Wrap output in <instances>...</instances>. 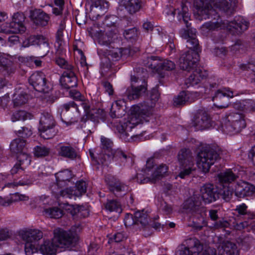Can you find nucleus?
<instances>
[{"mask_svg": "<svg viewBox=\"0 0 255 255\" xmlns=\"http://www.w3.org/2000/svg\"><path fill=\"white\" fill-rule=\"evenodd\" d=\"M69 93L70 96L77 102V104L79 105V106L82 107L84 110H88L89 109V105L85 100V98L82 96L79 91L75 90H71Z\"/></svg>", "mask_w": 255, "mask_h": 255, "instance_id": "nucleus-41", "label": "nucleus"}, {"mask_svg": "<svg viewBox=\"0 0 255 255\" xmlns=\"http://www.w3.org/2000/svg\"><path fill=\"white\" fill-rule=\"evenodd\" d=\"M161 63V71L162 70L171 71L174 70L175 68V64L170 60H164L162 61Z\"/></svg>", "mask_w": 255, "mask_h": 255, "instance_id": "nucleus-63", "label": "nucleus"}, {"mask_svg": "<svg viewBox=\"0 0 255 255\" xmlns=\"http://www.w3.org/2000/svg\"><path fill=\"white\" fill-rule=\"evenodd\" d=\"M58 248V245L56 242L53 241V238L51 240L44 241L40 246L39 250L45 255H55Z\"/></svg>", "mask_w": 255, "mask_h": 255, "instance_id": "nucleus-25", "label": "nucleus"}, {"mask_svg": "<svg viewBox=\"0 0 255 255\" xmlns=\"http://www.w3.org/2000/svg\"><path fill=\"white\" fill-rule=\"evenodd\" d=\"M246 126L244 116L237 113L230 114L222 123L223 131L230 134L239 132Z\"/></svg>", "mask_w": 255, "mask_h": 255, "instance_id": "nucleus-5", "label": "nucleus"}, {"mask_svg": "<svg viewBox=\"0 0 255 255\" xmlns=\"http://www.w3.org/2000/svg\"><path fill=\"white\" fill-rule=\"evenodd\" d=\"M55 62L57 65L64 69V71L70 70L74 68L72 65L69 64L62 58L59 57L56 58Z\"/></svg>", "mask_w": 255, "mask_h": 255, "instance_id": "nucleus-58", "label": "nucleus"}, {"mask_svg": "<svg viewBox=\"0 0 255 255\" xmlns=\"http://www.w3.org/2000/svg\"><path fill=\"white\" fill-rule=\"evenodd\" d=\"M134 217L137 225L140 224L142 227H145L148 225L149 220L148 215L144 210L135 212Z\"/></svg>", "mask_w": 255, "mask_h": 255, "instance_id": "nucleus-43", "label": "nucleus"}, {"mask_svg": "<svg viewBox=\"0 0 255 255\" xmlns=\"http://www.w3.org/2000/svg\"><path fill=\"white\" fill-rule=\"evenodd\" d=\"M191 31L192 35L191 37L187 40L188 43L187 47L190 49L189 51H193L198 53L199 51V42L198 39L194 37L196 33L195 29L191 30Z\"/></svg>", "mask_w": 255, "mask_h": 255, "instance_id": "nucleus-46", "label": "nucleus"}, {"mask_svg": "<svg viewBox=\"0 0 255 255\" xmlns=\"http://www.w3.org/2000/svg\"><path fill=\"white\" fill-rule=\"evenodd\" d=\"M162 60L159 57L151 56L148 57L146 66L158 73L161 72Z\"/></svg>", "mask_w": 255, "mask_h": 255, "instance_id": "nucleus-40", "label": "nucleus"}, {"mask_svg": "<svg viewBox=\"0 0 255 255\" xmlns=\"http://www.w3.org/2000/svg\"><path fill=\"white\" fill-rule=\"evenodd\" d=\"M74 188V191L75 193V197L81 196L86 192L87 186L86 182L83 181H79L77 182Z\"/></svg>", "mask_w": 255, "mask_h": 255, "instance_id": "nucleus-53", "label": "nucleus"}, {"mask_svg": "<svg viewBox=\"0 0 255 255\" xmlns=\"http://www.w3.org/2000/svg\"><path fill=\"white\" fill-rule=\"evenodd\" d=\"M123 34L127 40L135 39L137 35V30L135 28H130L125 30Z\"/></svg>", "mask_w": 255, "mask_h": 255, "instance_id": "nucleus-61", "label": "nucleus"}, {"mask_svg": "<svg viewBox=\"0 0 255 255\" xmlns=\"http://www.w3.org/2000/svg\"><path fill=\"white\" fill-rule=\"evenodd\" d=\"M249 22L242 17H238L236 19L231 21L222 22H208L205 23L201 27V30L203 34H207L208 32L226 28L231 30L233 28L241 33L247 30L249 27Z\"/></svg>", "mask_w": 255, "mask_h": 255, "instance_id": "nucleus-2", "label": "nucleus"}, {"mask_svg": "<svg viewBox=\"0 0 255 255\" xmlns=\"http://www.w3.org/2000/svg\"><path fill=\"white\" fill-rule=\"evenodd\" d=\"M218 255H239V250L235 243L226 241L218 247Z\"/></svg>", "mask_w": 255, "mask_h": 255, "instance_id": "nucleus-20", "label": "nucleus"}, {"mask_svg": "<svg viewBox=\"0 0 255 255\" xmlns=\"http://www.w3.org/2000/svg\"><path fill=\"white\" fill-rule=\"evenodd\" d=\"M238 177V176L233 173L231 169H228L218 174L219 180L224 186L232 183L233 182L235 181Z\"/></svg>", "mask_w": 255, "mask_h": 255, "instance_id": "nucleus-34", "label": "nucleus"}, {"mask_svg": "<svg viewBox=\"0 0 255 255\" xmlns=\"http://www.w3.org/2000/svg\"><path fill=\"white\" fill-rule=\"evenodd\" d=\"M49 152L50 149L43 145L37 146L34 149V155L38 157L47 156Z\"/></svg>", "mask_w": 255, "mask_h": 255, "instance_id": "nucleus-54", "label": "nucleus"}, {"mask_svg": "<svg viewBox=\"0 0 255 255\" xmlns=\"http://www.w3.org/2000/svg\"><path fill=\"white\" fill-rule=\"evenodd\" d=\"M235 194L240 198L252 196L255 192V187L246 182H242L236 184L235 188Z\"/></svg>", "mask_w": 255, "mask_h": 255, "instance_id": "nucleus-16", "label": "nucleus"}, {"mask_svg": "<svg viewBox=\"0 0 255 255\" xmlns=\"http://www.w3.org/2000/svg\"><path fill=\"white\" fill-rule=\"evenodd\" d=\"M105 208L110 212L120 213L122 212L121 204L116 200H108L105 205Z\"/></svg>", "mask_w": 255, "mask_h": 255, "instance_id": "nucleus-52", "label": "nucleus"}, {"mask_svg": "<svg viewBox=\"0 0 255 255\" xmlns=\"http://www.w3.org/2000/svg\"><path fill=\"white\" fill-rule=\"evenodd\" d=\"M35 45H37V51L41 56L46 55L49 51V45L48 40L43 36H36Z\"/></svg>", "mask_w": 255, "mask_h": 255, "instance_id": "nucleus-31", "label": "nucleus"}, {"mask_svg": "<svg viewBox=\"0 0 255 255\" xmlns=\"http://www.w3.org/2000/svg\"><path fill=\"white\" fill-rule=\"evenodd\" d=\"M117 131L120 134V137L126 141H129V138L128 137L129 135L128 132L131 131L130 130H128V126L126 122L125 121L123 123H119L116 126Z\"/></svg>", "mask_w": 255, "mask_h": 255, "instance_id": "nucleus-42", "label": "nucleus"}, {"mask_svg": "<svg viewBox=\"0 0 255 255\" xmlns=\"http://www.w3.org/2000/svg\"><path fill=\"white\" fill-rule=\"evenodd\" d=\"M65 187V186L59 184V181L56 180V183H54L51 185L50 188L52 193L56 198H58L60 197V194L62 191L63 188Z\"/></svg>", "mask_w": 255, "mask_h": 255, "instance_id": "nucleus-56", "label": "nucleus"}, {"mask_svg": "<svg viewBox=\"0 0 255 255\" xmlns=\"http://www.w3.org/2000/svg\"><path fill=\"white\" fill-rule=\"evenodd\" d=\"M26 30L24 25H21L15 21L4 23L1 26V30L7 34L23 33Z\"/></svg>", "mask_w": 255, "mask_h": 255, "instance_id": "nucleus-23", "label": "nucleus"}, {"mask_svg": "<svg viewBox=\"0 0 255 255\" xmlns=\"http://www.w3.org/2000/svg\"><path fill=\"white\" fill-rule=\"evenodd\" d=\"M118 29L114 28V29H104L97 31L95 36L98 40V42L103 45L108 46L113 42V40L117 38Z\"/></svg>", "mask_w": 255, "mask_h": 255, "instance_id": "nucleus-14", "label": "nucleus"}, {"mask_svg": "<svg viewBox=\"0 0 255 255\" xmlns=\"http://www.w3.org/2000/svg\"><path fill=\"white\" fill-rule=\"evenodd\" d=\"M27 95L24 93L14 94L13 97L14 106L18 107L25 104L27 101Z\"/></svg>", "mask_w": 255, "mask_h": 255, "instance_id": "nucleus-50", "label": "nucleus"}, {"mask_svg": "<svg viewBox=\"0 0 255 255\" xmlns=\"http://www.w3.org/2000/svg\"><path fill=\"white\" fill-rule=\"evenodd\" d=\"M28 82L33 88L41 93H48L51 89L50 84L44 74L41 72L33 73L29 78Z\"/></svg>", "mask_w": 255, "mask_h": 255, "instance_id": "nucleus-9", "label": "nucleus"}, {"mask_svg": "<svg viewBox=\"0 0 255 255\" xmlns=\"http://www.w3.org/2000/svg\"><path fill=\"white\" fill-rule=\"evenodd\" d=\"M200 96L198 92L182 91L175 96L173 99L174 106L179 107L193 102Z\"/></svg>", "mask_w": 255, "mask_h": 255, "instance_id": "nucleus-13", "label": "nucleus"}, {"mask_svg": "<svg viewBox=\"0 0 255 255\" xmlns=\"http://www.w3.org/2000/svg\"><path fill=\"white\" fill-rule=\"evenodd\" d=\"M194 4L201 19L208 18L216 14L212 5L228 15L233 14L237 7L236 0H195Z\"/></svg>", "mask_w": 255, "mask_h": 255, "instance_id": "nucleus-1", "label": "nucleus"}, {"mask_svg": "<svg viewBox=\"0 0 255 255\" xmlns=\"http://www.w3.org/2000/svg\"><path fill=\"white\" fill-rule=\"evenodd\" d=\"M43 212L46 216L51 218L58 219L63 215L62 211L57 207L44 209Z\"/></svg>", "mask_w": 255, "mask_h": 255, "instance_id": "nucleus-47", "label": "nucleus"}, {"mask_svg": "<svg viewBox=\"0 0 255 255\" xmlns=\"http://www.w3.org/2000/svg\"><path fill=\"white\" fill-rule=\"evenodd\" d=\"M36 245L32 244L30 242H26L25 243V252L26 255H32L33 254L37 252V247Z\"/></svg>", "mask_w": 255, "mask_h": 255, "instance_id": "nucleus-59", "label": "nucleus"}, {"mask_svg": "<svg viewBox=\"0 0 255 255\" xmlns=\"http://www.w3.org/2000/svg\"><path fill=\"white\" fill-rule=\"evenodd\" d=\"M39 131L40 132V135L44 139H50L53 138L56 134V131L55 127H49L38 128Z\"/></svg>", "mask_w": 255, "mask_h": 255, "instance_id": "nucleus-48", "label": "nucleus"}, {"mask_svg": "<svg viewBox=\"0 0 255 255\" xmlns=\"http://www.w3.org/2000/svg\"><path fill=\"white\" fill-rule=\"evenodd\" d=\"M102 145V153L99 155H102L103 157L108 156L114 150L113 149V142L109 138L104 136L101 138Z\"/></svg>", "mask_w": 255, "mask_h": 255, "instance_id": "nucleus-39", "label": "nucleus"}, {"mask_svg": "<svg viewBox=\"0 0 255 255\" xmlns=\"http://www.w3.org/2000/svg\"><path fill=\"white\" fill-rule=\"evenodd\" d=\"M233 191L232 189L227 186V187H224L223 191L221 193V196L223 199L226 201H229L232 198Z\"/></svg>", "mask_w": 255, "mask_h": 255, "instance_id": "nucleus-64", "label": "nucleus"}, {"mask_svg": "<svg viewBox=\"0 0 255 255\" xmlns=\"http://www.w3.org/2000/svg\"><path fill=\"white\" fill-rule=\"evenodd\" d=\"M185 243L190 249L191 255H199L203 251V245L196 238H190L185 241Z\"/></svg>", "mask_w": 255, "mask_h": 255, "instance_id": "nucleus-33", "label": "nucleus"}, {"mask_svg": "<svg viewBox=\"0 0 255 255\" xmlns=\"http://www.w3.org/2000/svg\"><path fill=\"white\" fill-rule=\"evenodd\" d=\"M106 181L108 185L109 189L112 192L127 191L128 187L122 183L118 179L114 177H108L106 178Z\"/></svg>", "mask_w": 255, "mask_h": 255, "instance_id": "nucleus-32", "label": "nucleus"}, {"mask_svg": "<svg viewBox=\"0 0 255 255\" xmlns=\"http://www.w3.org/2000/svg\"><path fill=\"white\" fill-rule=\"evenodd\" d=\"M32 115L24 111H18L13 113L11 116V120L12 122L22 120L24 121L27 119H31Z\"/></svg>", "mask_w": 255, "mask_h": 255, "instance_id": "nucleus-49", "label": "nucleus"}, {"mask_svg": "<svg viewBox=\"0 0 255 255\" xmlns=\"http://www.w3.org/2000/svg\"><path fill=\"white\" fill-rule=\"evenodd\" d=\"M61 86L65 89H70L77 85V78L75 73V68L63 71L60 78Z\"/></svg>", "mask_w": 255, "mask_h": 255, "instance_id": "nucleus-17", "label": "nucleus"}, {"mask_svg": "<svg viewBox=\"0 0 255 255\" xmlns=\"http://www.w3.org/2000/svg\"><path fill=\"white\" fill-rule=\"evenodd\" d=\"M168 167L165 164H161L157 167L156 170L149 177L144 178L141 180V183H145L148 182L155 183L156 180H159L161 177L163 176L167 171Z\"/></svg>", "mask_w": 255, "mask_h": 255, "instance_id": "nucleus-29", "label": "nucleus"}, {"mask_svg": "<svg viewBox=\"0 0 255 255\" xmlns=\"http://www.w3.org/2000/svg\"><path fill=\"white\" fill-rule=\"evenodd\" d=\"M130 158V156L128 153L118 149L114 150L107 157H103L102 155H98L96 161L98 164H108L109 163L114 162L117 164L121 165L122 163H125L128 159Z\"/></svg>", "mask_w": 255, "mask_h": 255, "instance_id": "nucleus-8", "label": "nucleus"}, {"mask_svg": "<svg viewBox=\"0 0 255 255\" xmlns=\"http://www.w3.org/2000/svg\"><path fill=\"white\" fill-rule=\"evenodd\" d=\"M146 86L144 84L137 87L131 86L127 89L126 94L129 100H133L142 96L146 91Z\"/></svg>", "mask_w": 255, "mask_h": 255, "instance_id": "nucleus-27", "label": "nucleus"}, {"mask_svg": "<svg viewBox=\"0 0 255 255\" xmlns=\"http://www.w3.org/2000/svg\"><path fill=\"white\" fill-rule=\"evenodd\" d=\"M118 21V18L114 15L105 16L104 21H102L103 24L106 27L105 29L109 28L110 30H114V28L117 29V25H119Z\"/></svg>", "mask_w": 255, "mask_h": 255, "instance_id": "nucleus-45", "label": "nucleus"}, {"mask_svg": "<svg viewBox=\"0 0 255 255\" xmlns=\"http://www.w3.org/2000/svg\"><path fill=\"white\" fill-rule=\"evenodd\" d=\"M178 159L182 166L189 165L192 162V153L190 150L186 148L181 149L178 153Z\"/></svg>", "mask_w": 255, "mask_h": 255, "instance_id": "nucleus-38", "label": "nucleus"}, {"mask_svg": "<svg viewBox=\"0 0 255 255\" xmlns=\"http://www.w3.org/2000/svg\"><path fill=\"white\" fill-rule=\"evenodd\" d=\"M119 3L130 14L135 13L141 8V1L140 0H119Z\"/></svg>", "mask_w": 255, "mask_h": 255, "instance_id": "nucleus-22", "label": "nucleus"}, {"mask_svg": "<svg viewBox=\"0 0 255 255\" xmlns=\"http://www.w3.org/2000/svg\"><path fill=\"white\" fill-rule=\"evenodd\" d=\"M207 76V72L200 68L196 69L189 77L186 79L185 84L187 87L197 85L200 81Z\"/></svg>", "mask_w": 255, "mask_h": 255, "instance_id": "nucleus-21", "label": "nucleus"}, {"mask_svg": "<svg viewBox=\"0 0 255 255\" xmlns=\"http://www.w3.org/2000/svg\"><path fill=\"white\" fill-rule=\"evenodd\" d=\"M29 16L37 25L45 26L48 24L50 19L49 15L40 9L30 10Z\"/></svg>", "mask_w": 255, "mask_h": 255, "instance_id": "nucleus-19", "label": "nucleus"}, {"mask_svg": "<svg viewBox=\"0 0 255 255\" xmlns=\"http://www.w3.org/2000/svg\"><path fill=\"white\" fill-rule=\"evenodd\" d=\"M152 115V106L141 103L133 106L131 109V114L125 120L128 126V129L131 131L135 126L142 123L143 121L148 122V118Z\"/></svg>", "mask_w": 255, "mask_h": 255, "instance_id": "nucleus-3", "label": "nucleus"}, {"mask_svg": "<svg viewBox=\"0 0 255 255\" xmlns=\"http://www.w3.org/2000/svg\"><path fill=\"white\" fill-rule=\"evenodd\" d=\"M15 70V67L9 59L8 62H7L6 64L0 68V71L3 73L4 75H10L13 73Z\"/></svg>", "mask_w": 255, "mask_h": 255, "instance_id": "nucleus-55", "label": "nucleus"}, {"mask_svg": "<svg viewBox=\"0 0 255 255\" xmlns=\"http://www.w3.org/2000/svg\"><path fill=\"white\" fill-rule=\"evenodd\" d=\"M89 2L92 3L90 13L93 14L94 12L97 10L95 9L106 10L108 9L109 4V2L106 0H87Z\"/></svg>", "mask_w": 255, "mask_h": 255, "instance_id": "nucleus-44", "label": "nucleus"}, {"mask_svg": "<svg viewBox=\"0 0 255 255\" xmlns=\"http://www.w3.org/2000/svg\"><path fill=\"white\" fill-rule=\"evenodd\" d=\"M233 107L244 113L254 112L255 111V102L252 100L237 101L234 104Z\"/></svg>", "mask_w": 255, "mask_h": 255, "instance_id": "nucleus-28", "label": "nucleus"}, {"mask_svg": "<svg viewBox=\"0 0 255 255\" xmlns=\"http://www.w3.org/2000/svg\"><path fill=\"white\" fill-rule=\"evenodd\" d=\"M16 134L22 138H27L32 135L31 130L27 127H22L20 129L15 131Z\"/></svg>", "mask_w": 255, "mask_h": 255, "instance_id": "nucleus-62", "label": "nucleus"}, {"mask_svg": "<svg viewBox=\"0 0 255 255\" xmlns=\"http://www.w3.org/2000/svg\"><path fill=\"white\" fill-rule=\"evenodd\" d=\"M193 126L197 130H203L211 126V119L207 112L203 109L197 111L193 120Z\"/></svg>", "mask_w": 255, "mask_h": 255, "instance_id": "nucleus-11", "label": "nucleus"}, {"mask_svg": "<svg viewBox=\"0 0 255 255\" xmlns=\"http://www.w3.org/2000/svg\"><path fill=\"white\" fill-rule=\"evenodd\" d=\"M55 122L50 114L47 112H43L41 114L38 128L55 127Z\"/></svg>", "mask_w": 255, "mask_h": 255, "instance_id": "nucleus-36", "label": "nucleus"}, {"mask_svg": "<svg viewBox=\"0 0 255 255\" xmlns=\"http://www.w3.org/2000/svg\"><path fill=\"white\" fill-rule=\"evenodd\" d=\"M143 28L144 29H145L147 31H149V30H153L154 32H157L159 33V35H161V37L163 39H164L163 40L164 41H166L167 37L164 34V38H163V35H162L163 34V33L162 31V29H161V28L157 27V28H156L153 29V25L150 22H146L144 23L143 24Z\"/></svg>", "mask_w": 255, "mask_h": 255, "instance_id": "nucleus-57", "label": "nucleus"}, {"mask_svg": "<svg viewBox=\"0 0 255 255\" xmlns=\"http://www.w3.org/2000/svg\"><path fill=\"white\" fill-rule=\"evenodd\" d=\"M125 102L123 99L115 101L111 106V117L113 118H121L125 114Z\"/></svg>", "mask_w": 255, "mask_h": 255, "instance_id": "nucleus-30", "label": "nucleus"}, {"mask_svg": "<svg viewBox=\"0 0 255 255\" xmlns=\"http://www.w3.org/2000/svg\"><path fill=\"white\" fill-rule=\"evenodd\" d=\"M183 208L188 213L200 217V220L203 222L206 209L202 206L201 198L198 194H194L185 201Z\"/></svg>", "mask_w": 255, "mask_h": 255, "instance_id": "nucleus-7", "label": "nucleus"}, {"mask_svg": "<svg viewBox=\"0 0 255 255\" xmlns=\"http://www.w3.org/2000/svg\"><path fill=\"white\" fill-rule=\"evenodd\" d=\"M58 153L59 156L71 160L75 159L77 156L76 149L68 143L60 145Z\"/></svg>", "mask_w": 255, "mask_h": 255, "instance_id": "nucleus-26", "label": "nucleus"}, {"mask_svg": "<svg viewBox=\"0 0 255 255\" xmlns=\"http://www.w3.org/2000/svg\"><path fill=\"white\" fill-rule=\"evenodd\" d=\"M53 241L56 242L58 248L68 249L75 245L78 237L75 233L71 231H64L60 228L53 231Z\"/></svg>", "mask_w": 255, "mask_h": 255, "instance_id": "nucleus-6", "label": "nucleus"}, {"mask_svg": "<svg viewBox=\"0 0 255 255\" xmlns=\"http://www.w3.org/2000/svg\"><path fill=\"white\" fill-rule=\"evenodd\" d=\"M199 54L193 51H188L183 54L179 59L180 68L188 71H190L196 66L198 60Z\"/></svg>", "mask_w": 255, "mask_h": 255, "instance_id": "nucleus-10", "label": "nucleus"}, {"mask_svg": "<svg viewBox=\"0 0 255 255\" xmlns=\"http://www.w3.org/2000/svg\"><path fill=\"white\" fill-rule=\"evenodd\" d=\"M176 255H191L190 249L186 245L185 241L178 247L176 252Z\"/></svg>", "mask_w": 255, "mask_h": 255, "instance_id": "nucleus-60", "label": "nucleus"}, {"mask_svg": "<svg viewBox=\"0 0 255 255\" xmlns=\"http://www.w3.org/2000/svg\"><path fill=\"white\" fill-rule=\"evenodd\" d=\"M21 238L26 242H30L36 245V243L43 237V233L38 230H30L23 231L21 234Z\"/></svg>", "mask_w": 255, "mask_h": 255, "instance_id": "nucleus-24", "label": "nucleus"}, {"mask_svg": "<svg viewBox=\"0 0 255 255\" xmlns=\"http://www.w3.org/2000/svg\"><path fill=\"white\" fill-rule=\"evenodd\" d=\"M25 145L24 139L20 138H16L11 142L10 149L12 153L17 154L26 150Z\"/></svg>", "mask_w": 255, "mask_h": 255, "instance_id": "nucleus-37", "label": "nucleus"}, {"mask_svg": "<svg viewBox=\"0 0 255 255\" xmlns=\"http://www.w3.org/2000/svg\"><path fill=\"white\" fill-rule=\"evenodd\" d=\"M233 97V92L225 88L217 90L212 97V101L215 106L222 109L228 106L229 98Z\"/></svg>", "mask_w": 255, "mask_h": 255, "instance_id": "nucleus-12", "label": "nucleus"}, {"mask_svg": "<svg viewBox=\"0 0 255 255\" xmlns=\"http://www.w3.org/2000/svg\"><path fill=\"white\" fill-rule=\"evenodd\" d=\"M220 150L218 147L208 145L203 147L198 154L197 164L204 172L209 171L211 165L219 158Z\"/></svg>", "mask_w": 255, "mask_h": 255, "instance_id": "nucleus-4", "label": "nucleus"}, {"mask_svg": "<svg viewBox=\"0 0 255 255\" xmlns=\"http://www.w3.org/2000/svg\"><path fill=\"white\" fill-rule=\"evenodd\" d=\"M65 27V23L64 21L61 22L59 28L56 33V41L55 43V46L61 48L62 46L63 41V31Z\"/></svg>", "mask_w": 255, "mask_h": 255, "instance_id": "nucleus-51", "label": "nucleus"}, {"mask_svg": "<svg viewBox=\"0 0 255 255\" xmlns=\"http://www.w3.org/2000/svg\"><path fill=\"white\" fill-rule=\"evenodd\" d=\"M73 176L72 172L68 169L62 170L55 174L56 180L59 181V184L65 186L68 185Z\"/></svg>", "mask_w": 255, "mask_h": 255, "instance_id": "nucleus-35", "label": "nucleus"}, {"mask_svg": "<svg viewBox=\"0 0 255 255\" xmlns=\"http://www.w3.org/2000/svg\"><path fill=\"white\" fill-rule=\"evenodd\" d=\"M201 197L206 203H210L216 200L218 197L217 190L213 184H205L200 189Z\"/></svg>", "mask_w": 255, "mask_h": 255, "instance_id": "nucleus-18", "label": "nucleus"}, {"mask_svg": "<svg viewBox=\"0 0 255 255\" xmlns=\"http://www.w3.org/2000/svg\"><path fill=\"white\" fill-rule=\"evenodd\" d=\"M87 118L89 119L85 123L84 128L90 132H92L91 129L89 128V126H95V123H98L99 120H103L105 117V113L102 109H93L90 110V107L88 110H85Z\"/></svg>", "mask_w": 255, "mask_h": 255, "instance_id": "nucleus-15", "label": "nucleus"}]
</instances>
